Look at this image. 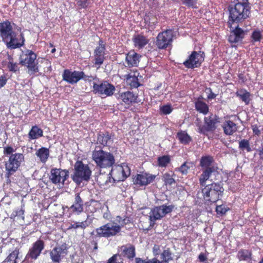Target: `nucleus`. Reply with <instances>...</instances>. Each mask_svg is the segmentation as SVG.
I'll list each match as a JSON object with an SVG mask.
<instances>
[{"instance_id":"f257e3e1","label":"nucleus","mask_w":263,"mask_h":263,"mask_svg":"<svg viewBox=\"0 0 263 263\" xmlns=\"http://www.w3.org/2000/svg\"><path fill=\"white\" fill-rule=\"evenodd\" d=\"M15 26L14 23L8 20L0 23V36L7 47L10 49L20 48L25 44L24 34L21 33L18 35L14 30Z\"/></svg>"},{"instance_id":"f03ea898","label":"nucleus","mask_w":263,"mask_h":263,"mask_svg":"<svg viewBox=\"0 0 263 263\" xmlns=\"http://www.w3.org/2000/svg\"><path fill=\"white\" fill-rule=\"evenodd\" d=\"M229 7L228 27L232 28L234 24L243 22L251 15V6L249 0H234Z\"/></svg>"},{"instance_id":"7ed1b4c3","label":"nucleus","mask_w":263,"mask_h":263,"mask_svg":"<svg viewBox=\"0 0 263 263\" xmlns=\"http://www.w3.org/2000/svg\"><path fill=\"white\" fill-rule=\"evenodd\" d=\"M116 220L118 223L114 222H108L95 229L91 233L92 238L95 239L102 237L108 238L116 236L120 233L123 227L130 222L129 218L127 216L122 217L117 216Z\"/></svg>"},{"instance_id":"20e7f679","label":"nucleus","mask_w":263,"mask_h":263,"mask_svg":"<svg viewBox=\"0 0 263 263\" xmlns=\"http://www.w3.org/2000/svg\"><path fill=\"white\" fill-rule=\"evenodd\" d=\"M11 146H6L4 147L3 153L5 156H9L8 161H5V166L6 170L5 176L7 179L10 178L17 172L21 165L22 162L24 161V156L22 153H16Z\"/></svg>"},{"instance_id":"39448f33","label":"nucleus","mask_w":263,"mask_h":263,"mask_svg":"<svg viewBox=\"0 0 263 263\" xmlns=\"http://www.w3.org/2000/svg\"><path fill=\"white\" fill-rule=\"evenodd\" d=\"M203 186L201 193L206 202L215 203L222 197L224 189L220 183L213 182Z\"/></svg>"},{"instance_id":"423d86ee","label":"nucleus","mask_w":263,"mask_h":263,"mask_svg":"<svg viewBox=\"0 0 263 263\" xmlns=\"http://www.w3.org/2000/svg\"><path fill=\"white\" fill-rule=\"evenodd\" d=\"M92 159L96 166L100 168H106L112 167L115 163L114 155L102 149H95L92 153Z\"/></svg>"},{"instance_id":"0eeeda50","label":"nucleus","mask_w":263,"mask_h":263,"mask_svg":"<svg viewBox=\"0 0 263 263\" xmlns=\"http://www.w3.org/2000/svg\"><path fill=\"white\" fill-rule=\"evenodd\" d=\"M36 58L37 55L30 49L26 50L21 55L20 64L28 68L27 73L30 75L34 74L39 71Z\"/></svg>"},{"instance_id":"6e6552de","label":"nucleus","mask_w":263,"mask_h":263,"mask_svg":"<svg viewBox=\"0 0 263 263\" xmlns=\"http://www.w3.org/2000/svg\"><path fill=\"white\" fill-rule=\"evenodd\" d=\"M74 173L72 178L74 182L80 184L83 181H88L91 175L88 165L84 164L82 161H77L74 165Z\"/></svg>"},{"instance_id":"1a4fd4ad","label":"nucleus","mask_w":263,"mask_h":263,"mask_svg":"<svg viewBox=\"0 0 263 263\" xmlns=\"http://www.w3.org/2000/svg\"><path fill=\"white\" fill-rule=\"evenodd\" d=\"M45 246L44 240L41 239H37L32 244L23 261L26 263L34 262L41 255L42 251L45 249Z\"/></svg>"},{"instance_id":"9d476101","label":"nucleus","mask_w":263,"mask_h":263,"mask_svg":"<svg viewBox=\"0 0 263 263\" xmlns=\"http://www.w3.org/2000/svg\"><path fill=\"white\" fill-rule=\"evenodd\" d=\"M174 208L175 206L173 204L169 205L163 204L153 208L149 213L150 226H153L156 220H160L166 214L171 213Z\"/></svg>"},{"instance_id":"9b49d317","label":"nucleus","mask_w":263,"mask_h":263,"mask_svg":"<svg viewBox=\"0 0 263 263\" xmlns=\"http://www.w3.org/2000/svg\"><path fill=\"white\" fill-rule=\"evenodd\" d=\"M110 174L112 180V183L123 181L130 174V169L126 163L116 165L112 167Z\"/></svg>"},{"instance_id":"f8f14e48","label":"nucleus","mask_w":263,"mask_h":263,"mask_svg":"<svg viewBox=\"0 0 263 263\" xmlns=\"http://www.w3.org/2000/svg\"><path fill=\"white\" fill-rule=\"evenodd\" d=\"M205 53L202 51H193L189 55L183 64L187 69H194L200 67L204 61Z\"/></svg>"},{"instance_id":"ddd939ff","label":"nucleus","mask_w":263,"mask_h":263,"mask_svg":"<svg viewBox=\"0 0 263 263\" xmlns=\"http://www.w3.org/2000/svg\"><path fill=\"white\" fill-rule=\"evenodd\" d=\"M174 36L173 30L171 29L161 32L156 37L155 45L159 49H165L172 44Z\"/></svg>"},{"instance_id":"4468645a","label":"nucleus","mask_w":263,"mask_h":263,"mask_svg":"<svg viewBox=\"0 0 263 263\" xmlns=\"http://www.w3.org/2000/svg\"><path fill=\"white\" fill-rule=\"evenodd\" d=\"M93 91L102 98L112 96L115 91V87L107 81H103L100 84L94 83Z\"/></svg>"},{"instance_id":"2eb2a0df","label":"nucleus","mask_w":263,"mask_h":263,"mask_svg":"<svg viewBox=\"0 0 263 263\" xmlns=\"http://www.w3.org/2000/svg\"><path fill=\"white\" fill-rule=\"evenodd\" d=\"M219 122V118L216 115L211 114L205 117L204 118V125L199 126L198 132L203 134L213 132L217 128V124Z\"/></svg>"},{"instance_id":"dca6fc26","label":"nucleus","mask_w":263,"mask_h":263,"mask_svg":"<svg viewBox=\"0 0 263 263\" xmlns=\"http://www.w3.org/2000/svg\"><path fill=\"white\" fill-rule=\"evenodd\" d=\"M67 253L68 248L65 245L57 246L50 250V258L53 263H60Z\"/></svg>"},{"instance_id":"f3484780","label":"nucleus","mask_w":263,"mask_h":263,"mask_svg":"<svg viewBox=\"0 0 263 263\" xmlns=\"http://www.w3.org/2000/svg\"><path fill=\"white\" fill-rule=\"evenodd\" d=\"M68 176L69 172L67 170L53 168L50 171L49 178L51 182L54 184L60 183L64 184Z\"/></svg>"},{"instance_id":"a211bd4d","label":"nucleus","mask_w":263,"mask_h":263,"mask_svg":"<svg viewBox=\"0 0 263 263\" xmlns=\"http://www.w3.org/2000/svg\"><path fill=\"white\" fill-rule=\"evenodd\" d=\"M105 44L102 39L98 42V46L94 50L93 64L97 68H100L103 64L105 58Z\"/></svg>"},{"instance_id":"6ab92c4d","label":"nucleus","mask_w":263,"mask_h":263,"mask_svg":"<svg viewBox=\"0 0 263 263\" xmlns=\"http://www.w3.org/2000/svg\"><path fill=\"white\" fill-rule=\"evenodd\" d=\"M86 78L83 71H71L69 69H65L63 73V80L71 84L77 83L81 79L87 81Z\"/></svg>"},{"instance_id":"aec40b11","label":"nucleus","mask_w":263,"mask_h":263,"mask_svg":"<svg viewBox=\"0 0 263 263\" xmlns=\"http://www.w3.org/2000/svg\"><path fill=\"white\" fill-rule=\"evenodd\" d=\"M155 175L142 172L137 174L133 178L134 184L138 186H145L152 183L156 179Z\"/></svg>"},{"instance_id":"412c9836","label":"nucleus","mask_w":263,"mask_h":263,"mask_svg":"<svg viewBox=\"0 0 263 263\" xmlns=\"http://www.w3.org/2000/svg\"><path fill=\"white\" fill-rule=\"evenodd\" d=\"M84 202L80 196V193H78L74 194V200L72 204L70 206H66L70 211L69 217L72 214L79 215L84 211Z\"/></svg>"},{"instance_id":"4be33fe9","label":"nucleus","mask_w":263,"mask_h":263,"mask_svg":"<svg viewBox=\"0 0 263 263\" xmlns=\"http://www.w3.org/2000/svg\"><path fill=\"white\" fill-rule=\"evenodd\" d=\"M217 169V167L214 166L208 167V168L202 169V174L200 175L199 178L200 186H204L206 181L208 180H210L212 182H214V179L211 178L212 175L216 176L217 175L219 174Z\"/></svg>"},{"instance_id":"5701e85b","label":"nucleus","mask_w":263,"mask_h":263,"mask_svg":"<svg viewBox=\"0 0 263 263\" xmlns=\"http://www.w3.org/2000/svg\"><path fill=\"white\" fill-rule=\"evenodd\" d=\"M119 99L122 100L127 109L129 108L132 104L138 103L139 102L138 94L134 93L130 91L120 93Z\"/></svg>"},{"instance_id":"b1692460","label":"nucleus","mask_w":263,"mask_h":263,"mask_svg":"<svg viewBox=\"0 0 263 263\" xmlns=\"http://www.w3.org/2000/svg\"><path fill=\"white\" fill-rule=\"evenodd\" d=\"M114 136L112 132H100L97 136V143L103 146H109L114 142Z\"/></svg>"},{"instance_id":"393cba45","label":"nucleus","mask_w":263,"mask_h":263,"mask_svg":"<svg viewBox=\"0 0 263 263\" xmlns=\"http://www.w3.org/2000/svg\"><path fill=\"white\" fill-rule=\"evenodd\" d=\"M139 74V73L137 71H135L124 76L126 83L130 89L137 88L142 85L138 79Z\"/></svg>"},{"instance_id":"a878e982","label":"nucleus","mask_w":263,"mask_h":263,"mask_svg":"<svg viewBox=\"0 0 263 263\" xmlns=\"http://www.w3.org/2000/svg\"><path fill=\"white\" fill-rule=\"evenodd\" d=\"M9 254L2 263H18L21 254V247L17 246L10 249Z\"/></svg>"},{"instance_id":"bb28decb","label":"nucleus","mask_w":263,"mask_h":263,"mask_svg":"<svg viewBox=\"0 0 263 263\" xmlns=\"http://www.w3.org/2000/svg\"><path fill=\"white\" fill-rule=\"evenodd\" d=\"M141 55L136 52L134 50L129 51L126 54L125 62L128 67H136L139 63Z\"/></svg>"},{"instance_id":"cd10ccee","label":"nucleus","mask_w":263,"mask_h":263,"mask_svg":"<svg viewBox=\"0 0 263 263\" xmlns=\"http://www.w3.org/2000/svg\"><path fill=\"white\" fill-rule=\"evenodd\" d=\"M132 40L134 46L139 49L143 48L149 42L147 37L142 33L134 35Z\"/></svg>"},{"instance_id":"c85d7f7f","label":"nucleus","mask_w":263,"mask_h":263,"mask_svg":"<svg viewBox=\"0 0 263 263\" xmlns=\"http://www.w3.org/2000/svg\"><path fill=\"white\" fill-rule=\"evenodd\" d=\"M243 37L244 31L238 25L232 31V34L229 36V41L232 43H237L241 41Z\"/></svg>"},{"instance_id":"c756f323","label":"nucleus","mask_w":263,"mask_h":263,"mask_svg":"<svg viewBox=\"0 0 263 263\" xmlns=\"http://www.w3.org/2000/svg\"><path fill=\"white\" fill-rule=\"evenodd\" d=\"M222 128L224 133L227 135H232L236 132L238 129V126L232 120H226L222 125Z\"/></svg>"},{"instance_id":"7c9ffc66","label":"nucleus","mask_w":263,"mask_h":263,"mask_svg":"<svg viewBox=\"0 0 263 263\" xmlns=\"http://www.w3.org/2000/svg\"><path fill=\"white\" fill-rule=\"evenodd\" d=\"M235 95L240 100L243 102L246 105H249L251 100V95L250 92L245 89L238 90Z\"/></svg>"},{"instance_id":"2f4dec72","label":"nucleus","mask_w":263,"mask_h":263,"mask_svg":"<svg viewBox=\"0 0 263 263\" xmlns=\"http://www.w3.org/2000/svg\"><path fill=\"white\" fill-rule=\"evenodd\" d=\"M122 255L129 259H133L135 255V248L133 245H128L122 247Z\"/></svg>"},{"instance_id":"473e14b6","label":"nucleus","mask_w":263,"mask_h":263,"mask_svg":"<svg viewBox=\"0 0 263 263\" xmlns=\"http://www.w3.org/2000/svg\"><path fill=\"white\" fill-rule=\"evenodd\" d=\"M175 176L174 172L172 171L165 173L162 177L164 185L170 186L176 184V182L175 179Z\"/></svg>"},{"instance_id":"72a5a7b5","label":"nucleus","mask_w":263,"mask_h":263,"mask_svg":"<svg viewBox=\"0 0 263 263\" xmlns=\"http://www.w3.org/2000/svg\"><path fill=\"white\" fill-rule=\"evenodd\" d=\"M96 180L100 185H104L107 184L109 182L112 183V180L109 173H101L97 176Z\"/></svg>"},{"instance_id":"f704fd0d","label":"nucleus","mask_w":263,"mask_h":263,"mask_svg":"<svg viewBox=\"0 0 263 263\" xmlns=\"http://www.w3.org/2000/svg\"><path fill=\"white\" fill-rule=\"evenodd\" d=\"M35 155L39 158L41 162L45 163L49 157V149L45 147H42L36 151Z\"/></svg>"},{"instance_id":"c9c22d12","label":"nucleus","mask_w":263,"mask_h":263,"mask_svg":"<svg viewBox=\"0 0 263 263\" xmlns=\"http://www.w3.org/2000/svg\"><path fill=\"white\" fill-rule=\"evenodd\" d=\"M195 107L196 110L203 115H206L209 110L208 105L203 101L199 99L195 102Z\"/></svg>"},{"instance_id":"e433bc0d","label":"nucleus","mask_w":263,"mask_h":263,"mask_svg":"<svg viewBox=\"0 0 263 263\" xmlns=\"http://www.w3.org/2000/svg\"><path fill=\"white\" fill-rule=\"evenodd\" d=\"M43 136V130L37 125L32 126L28 133V138L30 140L37 139Z\"/></svg>"},{"instance_id":"4c0bfd02","label":"nucleus","mask_w":263,"mask_h":263,"mask_svg":"<svg viewBox=\"0 0 263 263\" xmlns=\"http://www.w3.org/2000/svg\"><path fill=\"white\" fill-rule=\"evenodd\" d=\"M180 143L184 145L189 144L192 141V138L186 131L178 132L176 135Z\"/></svg>"},{"instance_id":"58836bf2","label":"nucleus","mask_w":263,"mask_h":263,"mask_svg":"<svg viewBox=\"0 0 263 263\" xmlns=\"http://www.w3.org/2000/svg\"><path fill=\"white\" fill-rule=\"evenodd\" d=\"M214 161V158L212 156H202L200 160V165L203 169L208 168V167H212V164Z\"/></svg>"},{"instance_id":"ea45409f","label":"nucleus","mask_w":263,"mask_h":263,"mask_svg":"<svg viewBox=\"0 0 263 263\" xmlns=\"http://www.w3.org/2000/svg\"><path fill=\"white\" fill-rule=\"evenodd\" d=\"M252 253L250 251L246 249H240L237 255V258L240 261H247L251 259Z\"/></svg>"},{"instance_id":"a19ab883","label":"nucleus","mask_w":263,"mask_h":263,"mask_svg":"<svg viewBox=\"0 0 263 263\" xmlns=\"http://www.w3.org/2000/svg\"><path fill=\"white\" fill-rule=\"evenodd\" d=\"M171 159L170 155H163L157 158V165L160 167H166L171 163Z\"/></svg>"},{"instance_id":"79ce46f5","label":"nucleus","mask_w":263,"mask_h":263,"mask_svg":"<svg viewBox=\"0 0 263 263\" xmlns=\"http://www.w3.org/2000/svg\"><path fill=\"white\" fill-rule=\"evenodd\" d=\"M8 59L9 62H8L7 66L9 71L14 73L19 71L20 68L18 67V64L16 62H13V59L11 55H8Z\"/></svg>"},{"instance_id":"37998d69","label":"nucleus","mask_w":263,"mask_h":263,"mask_svg":"<svg viewBox=\"0 0 263 263\" xmlns=\"http://www.w3.org/2000/svg\"><path fill=\"white\" fill-rule=\"evenodd\" d=\"M193 166L191 162L185 161L179 167L176 168V171L179 172L182 175H187L189 170Z\"/></svg>"},{"instance_id":"c03bdc74","label":"nucleus","mask_w":263,"mask_h":263,"mask_svg":"<svg viewBox=\"0 0 263 263\" xmlns=\"http://www.w3.org/2000/svg\"><path fill=\"white\" fill-rule=\"evenodd\" d=\"M239 148L242 151H246L247 152H251L252 150L248 140L243 139L239 141Z\"/></svg>"},{"instance_id":"a18cd8bd","label":"nucleus","mask_w":263,"mask_h":263,"mask_svg":"<svg viewBox=\"0 0 263 263\" xmlns=\"http://www.w3.org/2000/svg\"><path fill=\"white\" fill-rule=\"evenodd\" d=\"M172 255V254L170 248L164 250L161 254V261L164 263H168L170 260L173 259Z\"/></svg>"},{"instance_id":"49530a36","label":"nucleus","mask_w":263,"mask_h":263,"mask_svg":"<svg viewBox=\"0 0 263 263\" xmlns=\"http://www.w3.org/2000/svg\"><path fill=\"white\" fill-rule=\"evenodd\" d=\"M230 210V209L227 205L225 204H221L216 206L215 211L217 215L219 216H222L224 215Z\"/></svg>"},{"instance_id":"de8ad7c7","label":"nucleus","mask_w":263,"mask_h":263,"mask_svg":"<svg viewBox=\"0 0 263 263\" xmlns=\"http://www.w3.org/2000/svg\"><path fill=\"white\" fill-rule=\"evenodd\" d=\"M88 224L87 223V221L86 220L82 221V222H76L73 224H71L69 227L67 228V230H70L72 229H77L78 228H81L82 229H85Z\"/></svg>"},{"instance_id":"09e8293b","label":"nucleus","mask_w":263,"mask_h":263,"mask_svg":"<svg viewBox=\"0 0 263 263\" xmlns=\"http://www.w3.org/2000/svg\"><path fill=\"white\" fill-rule=\"evenodd\" d=\"M182 4L189 8H197L198 0H181Z\"/></svg>"},{"instance_id":"8fccbe9b","label":"nucleus","mask_w":263,"mask_h":263,"mask_svg":"<svg viewBox=\"0 0 263 263\" xmlns=\"http://www.w3.org/2000/svg\"><path fill=\"white\" fill-rule=\"evenodd\" d=\"M160 111L163 115H166L172 112L173 108L170 104L164 105L160 107Z\"/></svg>"},{"instance_id":"3c124183","label":"nucleus","mask_w":263,"mask_h":263,"mask_svg":"<svg viewBox=\"0 0 263 263\" xmlns=\"http://www.w3.org/2000/svg\"><path fill=\"white\" fill-rule=\"evenodd\" d=\"M144 21L149 27L152 26L151 24L155 25L157 23V18L154 15H152L151 17L149 16H146L144 18Z\"/></svg>"},{"instance_id":"603ef678","label":"nucleus","mask_w":263,"mask_h":263,"mask_svg":"<svg viewBox=\"0 0 263 263\" xmlns=\"http://www.w3.org/2000/svg\"><path fill=\"white\" fill-rule=\"evenodd\" d=\"M251 39L253 42H259L261 39V34L259 31H254L251 35Z\"/></svg>"},{"instance_id":"864d4df0","label":"nucleus","mask_w":263,"mask_h":263,"mask_svg":"<svg viewBox=\"0 0 263 263\" xmlns=\"http://www.w3.org/2000/svg\"><path fill=\"white\" fill-rule=\"evenodd\" d=\"M205 91L206 93H208L207 98L209 100H212L215 99L217 95L215 94L213 91L212 89L210 87L206 88Z\"/></svg>"},{"instance_id":"5fc2aeb1","label":"nucleus","mask_w":263,"mask_h":263,"mask_svg":"<svg viewBox=\"0 0 263 263\" xmlns=\"http://www.w3.org/2000/svg\"><path fill=\"white\" fill-rule=\"evenodd\" d=\"M118 257H120L118 254H114L108 259L106 263H120L118 261Z\"/></svg>"},{"instance_id":"6e6d98bb","label":"nucleus","mask_w":263,"mask_h":263,"mask_svg":"<svg viewBox=\"0 0 263 263\" xmlns=\"http://www.w3.org/2000/svg\"><path fill=\"white\" fill-rule=\"evenodd\" d=\"M24 214V210L23 209L14 211L11 214V217H15L16 216H22Z\"/></svg>"},{"instance_id":"4d7b16f0","label":"nucleus","mask_w":263,"mask_h":263,"mask_svg":"<svg viewBox=\"0 0 263 263\" xmlns=\"http://www.w3.org/2000/svg\"><path fill=\"white\" fill-rule=\"evenodd\" d=\"M251 128L253 131V134L254 135H256L257 136H260L261 134L260 130L258 129V127L257 124H254L251 125Z\"/></svg>"},{"instance_id":"13d9d810","label":"nucleus","mask_w":263,"mask_h":263,"mask_svg":"<svg viewBox=\"0 0 263 263\" xmlns=\"http://www.w3.org/2000/svg\"><path fill=\"white\" fill-rule=\"evenodd\" d=\"M78 5L83 8H87L89 4V0H80L78 2Z\"/></svg>"},{"instance_id":"bf43d9fd","label":"nucleus","mask_w":263,"mask_h":263,"mask_svg":"<svg viewBox=\"0 0 263 263\" xmlns=\"http://www.w3.org/2000/svg\"><path fill=\"white\" fill-rule=\"evenodd\" d=\"M153 253L155 256L159 255L160 253V247L159 245H155L153 248Z\"/></svg>"},{"instance_id":"052dcab7","label":"nucleus","mask_w":263,"mask_h":263,"mask_svg":"<svg viewBox=\"0 0 263 263\" xmlns=\"http://www.w3.org/2000/svg\"><path fill=\"white\" fill-rule=\"evenodd\" d=\"M7 81L6 77L4 75L0 77V88L5 86Z\"/></svg>"},{"instance_id":"680f3d73","label":"nucleus","mask_w":263,"mask_h":263,"mask_svg":"<svg viewBox=\"0 0 263 263\" xmlns=\"http://www.w3.org/2000/svg\"><path fill=\"white\" fill-rule=\"evenodd\" d=\"M198 259L200 262H204L207 260V257L204 253H201L198 256Z\"/></svg>"},{"instance_id":"e2e57ef3","label":"nucleus","mask_w":263,"mask_h":263,"mask_svg":"<svg viewBox=\"0 0 263 263\" xmlns=\"http://www.w3.org/2000/svg\"><path fill=\"white\" fill-rule=\"evenodd\" d=\"M151 261V259L145 261V260L142 259L140 258H137L136 259V263H149Z\"/></svg>"},{"instance_id":"0e129e2a","label":"nucleus","mask_w":263,"mask_h":263,"mask_svg":"<svg viewBox=\"0 0 263 263\" xmlns=\"http://www.w3.org/2000/svg\"><path fill=\"white\" fill-rule=\"evenodd\" d=\"M91 244L93 246V249L96 250L98 249V243L96 240H93Z\"/></svg>"},{"instance_id":"69168bd1","label":"nucleus","mask_w":263,"mask_h":263,"mask_svg":"<svg viewBox=\"0 0 263 263\" xmlns=\"http://www.w3.org/2000/svg\"><path fill=\"white\" fill-rule=\"evenodd\" d=\"M260 159L263 160V146L261 147L260 149L259 150V153H258Z\"/></svg>"},{"instance_id":"338daca9","label":"nucleus","mask_w":263,"mask_h":263,"mask_svg":"<svg viewBox=\"0 0 263 263\" xmlns=\"http://www.w3.org/2000/svg\"><path fill=\"white\" fill-rule=\"evenodd\" d=\"M86 77H87V78H86V79H87V80H88V81H91V80H94V79H95L94 77H92V76H86Z\"/></svg>"},{"instance_id":"774afa93","label":"nucleus","mask_w":263,"mask_h":263,"mask_svg":"<svg viewBox=\"0 0 263 263\" xmlns=\"http://www.w3.org/2000/svg\"><path fill=\"white\" fill-rule=\"evenodd\" d=\"M55 50H56L55 48H53L51 50V52L52 53H54V52H55Z\"/></svg>"}]
</instances>
